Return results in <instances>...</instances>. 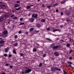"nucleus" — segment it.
I'll list each match as a JSON object with an SVG mask.
<instances>
[{"label": "nucleus", "instance_id": "1", "mask_svg": "<svg viewBox=\"0 0 74 74\" xmlns=\"http://www.w3.org/2000/svg\"><path fill=\"white\" fill-rule=\"evenodd\" d=\"M32 71V69H26L25 70V73L26 74L29 73V72H31Z\"/></svg>", "mask_w": 74, "mask_h": 74}, {"label": "nucleus", "instance_id": "2", "mask_svg": "<svg viewBox=\"0 0 74 74\" xmlns=\"http://www.w3.org/2000/svg\"><path fill=\"white\" fill-rule=\"evenodd\" d=\"M1 8L3 9H5L6 8V5L4 4H0Z\"/></svg>", "mask_w": 74, "mask_h": 74}, {"label": "nucleus", "instance_id": "3", "mask_svg": "<svg viewBox=\"0 0 74 74\" xmlns=\"http://www.w3.org/2000/svg\"><path fill=\"white\" fill-rule=\"evenodd\" d=\"M38 15L37 14H35L34 13L32 15V17L33 18H37V17Z\"/></svg>", "mask_w": 74, "mask_h": 74}, {"label": "nucleus", "instance_id": "4", "mask_svg": "<svg viewBox=\"0 0 74 74\" xmlns=\"http://www.w3.org/2000/svg\"><path fill=\"white\" fill-rule=\"evenodd\" d=\"M56 70V67H51V71H52L53 72L55 71Z\"/></svg>", "mask_w": 74, "mask_h": 74}, {"label": "nucleus", "instance_id": "5", "mask_svg": "<svg viewBox=\"0 0 74 74\" xmlns=\"http://www.w3.org/2000/svg\"><path fill=\"white\" fill-rule=\"evenodd\" d=\"M54 56H58L59 55V54L58 52H55L54 53Z\"/></svg>", "mask_w": 74, "mask_h": 74}, {"label": "nucleus", "instance_id": "6", "mask_svg": "<svg viewBox=\"0 0 74 74\" xmlns=\"http://www.w3.org/2000/svg\"><path fill=\"white\" fill-rule=\"evenodd\" d=\"M59 48V46L58 45L54 46L53 47V49H57Z\"/></svg>", "mask_w": 74, "mask_h": 74}, {"label": "nucleus", "instance_id": "7", "mask_svg": "<svg viewBox=\"0 0 74 74\" xmlns=\"http://www.w3.org/2000/svg\"><path fill=\"white\" fill-rule=\"evenodd\" d=\"M8 33V32L7 30L5 31L4 32H3L2 34L3 35H6Z\"/></svg>", "mask_w": 74, "mask_h": 74}, {"label": "nucleus", "instance_id": "8", "mask_svg": "<svg viewBox=\"0 0 74 74\" xmlns=\"http://www.w3.org/2000/svg\"><path fill=\"white\" fill-rule=\"evenodd\" d=\"M19 6V5L18 4H16L14 5V7L15 8H16L17 7H18Z\"/></svg>", "mask_w": 74, "mask_h": 74}, {"label": "nucleus", "instance_id": "9", "mask_svg": "<svg viewBox=\"0 0 74 74\" xmlns=\"http://www.w3.org/2000/svg\"><path fill=\"white\" fill-rule=\"evenodd\" d=\"M4 19V18L3 17H0V22L3 21Z\"/></svg>", "mask_w": 74, "mask_h": 74}, {"label": "nucleus", "instance_id": "10", "mask_svg": "<svg viewBox=\"0 0 74 74\" xmlns=\"http://www.w3.org/2000/svg\"><path fill=\"white\" fill-rule=\"evenodd\" d=\"M37 51V50L36 48H33V52H36V51Z\"/></svg>", "mask_w": 74, "mask_h": 74}, {"label": "nucleus", "instance_id": "11", "mask_svg": "<svg viewBox=\"0 0 74 74\" xmlns=\"http://www.w3.org/2000/svg\"><path fill=\"white\" fill-rule=\"evenodd\" d=\"M36 27H40L41 25L39 24H37L36 25Z\"/></svg>", "mask_w": 74, "mask_h": 74}, {"label": "nucleus", "instance_id": "12", "mask_svg": "<svg viewBox=\"0 0 74 74\" xmlns=\"http://www.w3.org/2000/svg\"><path fill=\"white\" fill-rule=\"evenodd\" d=\"M70 45H71L69 43L67 44L66 45L67 47H70V48H71V47H70Z\"/></svg>", "mask_w": 74, "mask_h": 74}, {"label": "nucleus", "instance_id": "13", "mask_svg": "<svg viewBox=\"0 0 74 74\" xmlns=\"http://www.w3.org/2000/svg\"><path fill=\"white\" fill-rule=\"evenodd\" d=\"M55 45L54 44H52L50 45V47H51V48H53V47Z\"/></svg>", "mask_w": 74, "mask_h": 74}, {"label": "nucleus", "instance_id": "14", "mask_svg": "<svg viewBox=\"0 0 74 74\" xmlns=\"http://www.w3.org/2000/svg\"><path fill=\"white\" fill-rule=\"evenodd\" d=\"M34 20V18H31V19H30V21L31 22H33Z\"/></svg>", "mask_w": 74, "mask_h": 74}, {"label": "nucleus", "instance_id": "15", "mask_svg": "<svg viewBox=\"0 0 74 74\" xmlns=\"http://www.w3.org/2000/svg\"><path fill=\"white\" fill-rule=\"evenodd\" d=\"M8 14L7 13L5 14V15H4V17H7L8 16Z\"/></svg>", "mask_w": 74, "mask_h": 74}, {"label": "nucleus", "instance_id": "16", "mask_svg": "<svg viewBox=\"0 0 74 74\" xmlns=\"http://www.w3.org/2000/svg\"><path fill=\"white\" fill-rule=\"evenodd\" d=\"M66 0H63L61 2V4H64L66 2Z\"/></svg>", "mask_w": 74, "mask_h": 74}, {"label": "nucleus", "instance_id": "17", "mask_svg": "<svg viewBox=\"0 0 74 74\" xmlns=\"http://www.w3.org/2000/svg\"><path fill=\"white\" fill-rule=\"evenodd\" d=\"M8 49H7V48H5V53L7 52H8Z\"/></svg>", "mask_w": 74, "mask_h": 74}, {"label": "nucleus", "instance_id": "18", "mask_svg": "<svg viewBox=\"0 0 74 74\" xmlns=\"http://www.w3.org/2000/svg\"><path fill=\"white\" fill-rule=\"evenodd\" d=\"M4 42H5V41H4L3 40H1V41H0V44H2V43H4Z\"/></svg>", "mask_w": 74, "mask_h": 74}, {"label": "nucleus", "instance_id": "19", "mask_svg": "<svg viewBox=\"0 0 74 74\" xmlns=\"http://www.w3.org/2000/svg\"><path fill=\"white\" fill-rule=\"evenodd\" d=\"M13 53H14L15 54H16L17 53H16V51H15V49H13Z\"/></svg>", "mask_w": 74, "mask_h": 74}, {"label": "nucleus", "instance_id": "20", "mask_svg": "<svg viewBox=\"0 0 74 74\" xmlns=\"http://www.w3.org/2000/svg\"><path fill=\"white\" fill-rule=\"evenodd\" d=\"M56 71H61V69H59L58 68L56 67Z\"/></svg>", "mask_w": 74, "mask_h": 74}, {"label": "nucleus", "instance_id": "21", "mask_svg": "<svg viewBox=\"0 0 74 74\" xmlns=\"http://www.w3.org/2000/svg\"><path fill=\"white\" fill-rule=\"evenodd\" d=\"M70 21V19L69 18H66V21H67V22H68L69 21Z\"/></svg>", "mask_w": 74, "mask_h": 74}, {"label": "nucleus", "instance_id": "22", "mask_svg": "<svg viewBox=\"0 0 74 74\" xmlns=\"http://www.w3.org/2000/svg\"><path fill=\"white\" fill-rule=\"evenodd\" d=\"M46 39L47 40H49L50 41H52L51 39H50L49 38H46Z\"/></svg>", "mask_w": 74, "mask_h": 74}, {"label": "nucleus", "instance_id": "23", "mask_svg": "<svg viewBox=\"0 0 74 74\" xmlns=\"http://www.w3.org/2000/svg\"><path fill=\"white\" fill-rule=\"evenodd\" d=\"M63 72L64 74H68V73H67L65 70H63Z\"/></svg>", "mask_w": 74, "mask_h": 74}, {"label": "nucleus", "instance_id": "24", "mask_svg": "<svg viewBox=\"0 0 74 74\" xmlns=\"http://www.w3.org/2000/svg\"><path fill=\"white\" fill-rule=\"evenodd\" d=\"M34 29H33V28H30L29 29V31L31 32V31H32Z\"/></svg>", "mask_w": 74, "mask_h": 74}, {"label": "nucleus", "instance_id": "25", "mask_svg": "<svg viewBox=\"0 0 74 74\" xmlns=\"http://www.w3.org/2000/svg\"><path fill=\"white\" fill-rule=\"evenodd\" d=\"M25 24L24 23H21L19 24V26H20L21 25H22Z\"/></svg>", "mask_w": 74, "mask_h": 74}, {"label": "nucleus", "instance_id": "26", "mask_svg": "<svg viewBox=\"0 0 74 74\" xmlns=\"http://www.w3.org/2000/svg\"><path fill=\"white\" fill-rule=\"evenodd\" d=\"M18 43H16L14 45V47H17L18 45Z\"/></svg>", "mask_w": 74, "mask_h": 74}, {"label": "nucleus", "instance_id": "27", "mask_svg": "<svg viewBox=\"0 0 74 74\" xmlns=\"http://www.w3.org/2000/svg\"><path fill=\"white\" fill-rule=\"evenodd\" d=\"M21 74H26V73H25V72H24L23 71H22L21 72Z\"/></svg>", "mask_w": 74, "mask_h": 74}, {"label": "nucleus", "instance_id": "28", "mask_svg": "<svg viewBox=\"0 0 74 74\" xmlns=\"http://www.w3.org/2000/svg\"><path fill=\"white\" fill-rule=\"evenodd\" d=\"M30 8H31V7H30L29 5L27 6V9H30Z\"/></svg>", "mask_w": 74, "mask_h": 74}, {"label": "nucleus", "instance_id": "29", "mask_svg": "<svg viewBox=\"0 0 74 74\" xmlns=\"http://www.w3.org/2000/svg\"><path fill=\"white\" fill-rule=\"evenodd\" d=\"M45 19H42L41 20V21H42V22L44 23L45 22Z\"/></svg>", "mask_w": 74, "mask_h": 74}, {"label": "nucleus", "instance_id": "30", "mask_svg": "<svg viewBox=\"0 0 74 74\" xmlns=\"http://www.w3.org/2000/svg\"><path fill=\"white\" fill-rule=\"evenodd\" d=\"M42 65V63H40L39 64V67H41Z\"/></svg>", "mask_w": 74, "mask_h": 74}, {"label": "nucleus", "instance_id": "31", "mask_svg": "<svg viewBox=\"0 0 74 74\" xmlns=\"http://www.w3.org/2000/svg\"><path fill=\"white\" fill-rule=\"evenodd\" d=\"M17 18H18V17H16V16H14L13 17V19L14 20H15L16 19H17Z\"/></svg>", "mask_w": 74, "mask_h": 74}, {"label": "nucleus", "instance_id": "32", "mask_svg": "<svg viewBox=\"0 0 74 74\" xmlns=\"http://www.w3.org/2000/svg\"><path fill=\"white\" fill-rule=\"evenodd\" d=\"M3 56H4L5 57H6L8 56V55L7 54H4L3 55Z\"/></svg>", "mask_w": 74, "mask_h": 74}, {"label": "nucleus", "instance_id": "33", "mask_svg": "<svg viewBox=\"0 0 74 74\" xmlns=\"http://www.w3.org/2000/svg\"><path fill=\"white\" fill-rule=\"evenodd\" d=\"M67 63L68 64H73L71 62H68Z\"/></svg>", "mask_w": 74, "mask_h": 74}, {"label": "nucleus", "instance_id": "34", "mask_svg": "<svg viewBox=\"0 0 74 74\" xmlns=\"http://www.w3.org/2000/svg\"><path fill=\"white\" fill-rule=\"evenodd\" d=\"M53 5L54 6V7H55L57 5H58L57 4V3H55V4H53Z\"/></svg>", "mask_w": 74, "mask_h": 74}, {"label": "nucleus", "instance_id": "35", "mask_svg": "<svg viewBox=\"0 0 74 74\" xmlns=\"http://www.w3.org/2000/svg\"><path fill=\"white\" fill-rule=\"evenodd\" d=\"M21 9V8L20 7H19L18 8H16L15 9L17 10H20Z\"/></svg>", "mask_w": 74, "mask_h": 74}, {"label": "nucleus", "instance_id": "36", "mask_svg": "<svg viewBox=\"0 0 74 74\" xmlns=\"http://www.w3.org/2000/svg\"><path fill=\"white\" fill-rule=\"evenodd\" d=\"M63 27H64V25L63 24L61 25L60 26V27L61 28H62Z\"/></svg>", "mask_w": 74, "mask_h": 74}, {"label": "nucleus", "instance_id": "37", "mask_svg": "<svg viewBox=\"0 0 74 74\" xmlns=\"http://www.w3.org/2000/svg\"><path fill=\"white\" fill-rule=\"evenodd\" d=\"M60 42L61 43H63L64 42V41L63 40H60Z\"/></svg>", "mask_w": 74, "mask_h": 74}, {"label": "nucleus", "instance_id": "38", "mask_svg": "<svg viewBox=\"0 0 74 74\" xmlns=\"http://www.w3.org/2000/svg\"><path fill=\"white\" fill-rule=\"evenodd\" d=\"M47 8H49V9H50V8H51V6L48 5V6H47Z\"/></svg>", "mask_w": 74, "mask_h": 74}, {"label": "nucleus", "instance_id": "39", "mask_svg": "<svg viewBox=\"0 0 74 74\" xmlns=\"http://www.w3.org/2000/svg\"><path fill=\"white\" fill-rule=\"evenodd\" d=\"M46 56V54H45L43 55V58L44 57H45Z\"/></svg>", "mask_w": 74, "mask_h": 74}, {"label": "nucleus", "instance_id": "40", "mask_svg": "<svg viewBox=\"0 0 74 74\" xmlns=\"http://www.w3.org/2000/svg\"><path fill=\"white\" fill-rule=\"evenodd\" d=\"M39 31H40L39 30L37 31L36 30H35V31H34L35 32H36V33H38V32Z\"/></svg>", "mask_w": 74, "mask_h": 74}, {"label": "nucleus", "instance_id": "41", "mask_svg": "<svg viewBox=\"0 0 74 74\" xmlns=\"http://www.w3.org/2000/svg\"><path fill=\"white\" fill-rule=\"evenodd\" d=\"M14 14H12V15L11 16H10V17L12 18L14 17Z\"/></svg>", "mask_w": 74, "mask_h": 74}, {"label": "nucleus", "instance_id": "42", "mask_svg": "<svg viewBox=\"0 0 74 74\" xmlns=\"http://www.w3.org/2000/svg\"><path fill=\"white\" fill-rule=\"evenodd\" d=\"M57 31H58L59 32H60V31H61V30H60V29H57Z\"/></svg>", "mask_w": 74, "mask_h": 74}, {"label": "nucleus", "instance_id": "43", "mask_svg": "<svg viewBox=\"0 0 74 74\" xmlns=\"http://www.w3.org/2000/svg\"><path fill=\"white\" fill-rule=\"evenodd\" d=\"M14 38H18V36H17V35H15L14 37Z\"/></svg>", "mask_w": 74, "mask_h": 74}, {"label": "nucleus", "instance_id": "44", "mask_svg": "<svg viewBox=\"0 0 74 74\" xmlns=\"http://www.w3.org/2000/svg\"><path fill=\"white\" fill-rule=\"evenodd\" d=\"M20 55H21V56H20V57L22 56H23V53H20Z\"/></svg>", "mask_w": 74, "mask_h": 74}, {"label": "nucleus", "instance_id": "45", "mask_svg": "<svg viewBox=\"0 0 74 74\" xmlns=\"http://www.w3.org/2000/svg\"><path fill=\"white\" fill-rule=\"evenodd\" d=\"M65 14H66L67 15H69V13L68 12H65Z\"/></svg>", "mask_w": 74, "mask_h": 74}, {"label": "nucleus", "instance_id": "46", "mask_svg": "<svg viewBox=\"0 0 74 74\" xmlns=\"http://www.w3.org/2000/svg\"><path fill=\"white\" fill-rule=\"evenodd\" d=\"M10 69H12V68H13V66L12 65H10Z\"/></svg>", "mask_w": 74, "mask_h": 74}, {"label": "nucleus", "instance_id": "47", "mask_svg": "<svg viewBox=\"0 0 74 74\" xmlns=\"http://www.w3.org/2000/svg\"><path fill=\"white\" fill-rule=\"evenodd\" d=\"M50 29V28L49 27H48L47 28V31H49Z\"/></svg>", "mask_w": 74, "mask_h": 74}, {"label": "nucleus", "instance_id": "48", "mask_svg": "<svg viewBox=\"0 0 74 74\" xmlns=\"http://www.w3.org/2000/svg\"><path fill=\"white\" fill-rule=\"evenodd\" d=\"M21 31H20L18 32V33L19 34H21Z\"/></svg>", "mask_w": 74, "mask_h": 74}, {"label": "nucleus", "instance_id": "49", "mask_svg": "<svg viewBox=\"0 0 74 74\" xmlns=\"http://www.w3.org/2000/svg\"><path fill=\"white\" fill-rule=\"evenodd\" d=\"M12 56V55L11 54H10L8 55V57H11Z\"/></svg>", "mask_w": 74, "mask_h": 74}, {"label": "nucleus", "instance_id": "50", "mask_svg": "<svg viewBox=\"0 0 74 74\" xmlns=\"http://www.w3.org/2000/svg\"><path fill=\"white\" fill-rule=\"evenodd\" d=\"M60 39V38H56V40H59Z\"/></svg>", "mask_w": 74, "mask_h": 74}, {"label": "nucleus", "instance_id": "51", "mask_svg": "<svg viewBox=\"0 0 74 74\" xmlns=\"http://www.w3.org/2000/svg\"><path fill=\"white\" fill-rule=\"evenodd\" d=\"M23 20V18H21L20 19V21H21Z\"/></svg>", "mask_w": 74, "mask_h": 74}, {"label": "nucleus", "instance_id": "52", "mask_svg": "<svg viewBox=\"0 0 74 74\" xmlns=\"http://www.w3.org/2000/svg\"><path fill=\"white\" fill-rule=\"evenodd\" d=\"M16 2L17 3H20V2L18 1H16Z\"/></svg>", "mask_w": 74, "mask_h": 74}, {"label": "nucleus", "instance_id": "53", "mask_svg": "<svg viewBox=\"0 0 74 74\" xmlns=\"http://www.w3.org/2000/svg\"><path fill=\"white\" fill-rule=\"evenodd\" d=\"M71 64H69L68 66H70V67H72Z\"/></svg>", "mask_w": 74, "mask_h": 74}, {"label": "nucleus", "instance_id": "54", "mask_svg": "<svg viewBox=\"0 0 74 74\" xmlns=\"http://www.w3.org/2000/svg\"><path fill=\"white\" fill-rule=\"evenodd\" d=\"M63 15V13L62 12H61V16H62Z\"/></svg>", "mask_w": 74, "mask_h": 74}, {"label": "nucleus", "instance_id": "55", "mask_svg": "<svg viewBox=\"0 0 74 74\" xmlns=\"http://www.w3.org/2000/svg\"><path fill=\"white\" fill-rule=\"evenodd\" d=\"M72 50H71V51L69 52V53L70 54L72 52Z\"/></svg>", "mask_w": 74, "mask_h": 74}, {"label": "nucleus", "instance_id": "56", "mask_svg": "<svg viewBox=\"0 0 74 74\" xmlns=\"http://www.w3.org/2000/svg\"><path fill=\"white\" fill-rule=\"evenodd\" d=\"M70 59H72V57H70L69 58Z\"/></svg>", "mask_w": 74, "mask_h": 74}, {"label": "nucleus", "instance_id": "57", "mask_svg": "<svg viewBox=\"0 0 74 74\" xmlns=\"http://www.w3.org/2000/svg\"><path fill=\"white\" fill-rule=\"evenodd\" d=\"M24 68L27 69H29V68L28 67H24Z\"/></svg>", "mask_w": 74, "mask_h": 74}, {"label": "nucleus", "instance_id": "58", "mask_svg": "<svg viewBox=\"0 0 74 74\" xmlns=\"http://www.w3.org/2000/svg\"><path fill=\"white\" fill-rule=\"evenodd\" d=\"M59 12V10L58 9L56 10V12Z\"/></svg>", "mask_w": 74, "mask_h": 74}, {"label": "nucleus", "instance_id": "59", "mask_svg": "<svg viewBox=\"0 0 74 74\" xmlns=\"http://www.w3.org/2000/svg\"><path fill=\"white\" fill-rule=\"evenodd\" d=\"M25 34H26V35H27L28 34V32H25Z\"/></svg>", "mask_w": 74, "mask_h": 74}, {"label": "nucleus", "instance_id": "60", "mask_svg": "<svg viewBox=\"0 0 74 74\" xmlns=\"http://www.w3.org/2000/svg\"><path fill=\"white\" fill-rule=\"evenodd\" d=\"M56 31H55V29H53V32H56Z\"/></svg>", "mask_w": 74, "mask_h": 74}, {"label": "nucleus", "instance_id": "61", "mask_svg": "<svg viewBox=\"0 0 74 74\" xmlns=\"http://www.w3.org/2000/svg\"><path fill=\"white\" fill-rule=\"evenodd\" d=\"M6 65L8 66H9V64H8V63H6Z\"/></svg>", "mask_w": 74, "mask_h": 74}, {"label": "nucleus", "instance_id": "62", "mask_svg": "<svg viewBox=\"0 0 74 74\" xmlns=\"http://www.w3.org/2000/svg\"><path fill=\"white\" fill-rule=\"evenodd\" d=\"M31 14L30 13H29V14H28L29 16H30V15Z\"/></svg>", "mask_w": 74, "mask_h": 74}, {"label": "nucleus", "instance_id": "63", "mask_svg": "<svg viewBox=\"0 0 74 74\" xmlns=\"http://www.w3.org/2000/svg\"><path fill=\"white\" fill-rule=\"evenodd\" d=\"M10 21H9L8 22V23H9V24H10Z\"/></svg>", "mask_w": 74, "mask_h": 74}, {"label": "nucleus", "instance_id": "64", "mask_svg": "<svg viewBox=\"0 0 74 74\" xmlns=\"http://www.w3.org/2000/svg\"><path fill=\"white\" fill-rule=\"evenodd\" d=\"M2 74H5V72H3Z\"/></svg>", "mask_w": 74, "mask_h": 74}]
</instances>
